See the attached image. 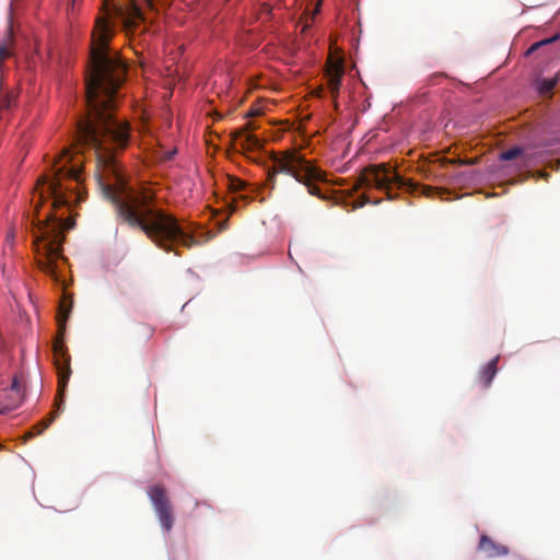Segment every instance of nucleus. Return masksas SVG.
<instances>
[{"label": "nucleus", "mask_w": 560, "mask_h": 560, "mask_svg": "<svg viewBox=\"0 0 560 560\" xmlns=\"http://www.w3.org/2000/svg\"><path fill=\"white\" fill-rule=\"evenodd\" d=\"M54 352V364L58 374V399L56 401V410L51 412L50 417L46 420L39 422L34 429V431H30L25 434V439H33L36 434L43 433L56 419L59 413L60 407L63 404V396L66 393V387L71 376V368H70V355L65 348V345L61 341H56L52 346Z\"/></svg>", "instance_id": "nucleus-5"}, {"label": "nucleus", "mask_w": 560, "mask_h": 560, "mask_svg": "<svg viewBox=\"0 0 560 560\" xmlns=\"http://www.w3.org/2000/svg\"><path fill=\"white\" fill-rule=\"evenodd\" d=\"M226 228V221L222 222L221 224V229H225Z\"/></svg>", "instance_id": "nucleus-24"}, {"label": "nucleus", "mask_w": 560, "mask_h": 560, "mask_svg": "<svg viewBox=\"0 0 560 560\" xmlns=\"http://www.w3.org/2000/svg\"><path fill=\"white\" fill-rule=\"evenodd\" d=\"M499 359V355L493 358L485 364L479 372V382L485 388L490 387L494 376L497 375Z\"/></svg>", "instance_id": "nucleus-11"}, {"label": "nucleus", "mask_w": 560, "mask_h": 560, "mask_svg": "<svg viewBox=\"0 0 560 560\" xmlns=\"http://www.w3.org/2000/svg\"><path fill=\"white\" fill-rule=\"evenodd\" d=\"M150 500L158 514L161 526L164 530L170 532L173 527V512L171 502L167 498L166 491L162 486H154L149 490Z\"/></svg>", "instance_id": "nucleus-7"}, {"label": "nucleus", "mask_w": 560, "mask_h": 560, "mask_svg": "<svg viewBox=\"0 0 560 560\" xmlns=\"http://www.w3.org/2000/svg\"><path fill=\"white\" fill-rule=\"evenodd\" d=\"M103 14L95 21L91 43V62L85 75L86 116L77 124V142L92 151L96 160V178L103 196L116 213L131 228L141 230L164 252L175 246L186 248L198 242L173 214L155 208L150 191H127L116 154L130 141V125L114 116L117 91L127 75L126 62L108 47L114 21L127 32L143 21L136 0H104Z\"/></svg>", "instance_id": "nucleus-1"}, {"label": "nucleus", "mask_w": 560, "mask_h": 560, "mask_svg": "<svg viewBox=\"0 0 560 560\" xmlns=\"http://www.w3.org/2000/svg\"><path fill=\"white\" fill-rule=\"evenodd\" d=\"M393 184L397 185L398 188H406L410 192L420 191V194L425 197H433L435 194L442 195L445 192L442 188L419 185L405 179L386 164H374L364 168L352 190L357 191L362 187L374 186L377 189L385 190L388 199H394L390 192Z\"/></svg>", "instance_id": "nucleus-4"}, {"label": "nucleus", "mask_w": 560, "mask_h": 560, "mask_svg": "<svg viewBox=\"0 0 560 560\" xmlns=\"http://www.w3.org/2000/svg\"><path fill=\"white\" fill-rule=\"evenodd\" d=\"M322 92H323V88H319L318 90L315 91V94L317 96H320L322 95Z\"/></svg>", "instance_id": "nucleus-22"}, {"label": "nucleus", "mask_w": 560, "mask_h": 560, "mask_svg": "<svg viewBox=\"0 0 560 560\" xmlns=\"http://www.w3.org/2000/svg\"><path fill=\"white\" fill-rule=\"evenodd\" d=\"M149 8H152L153 7V0H145Z\"/></svg>", "instance_id": "nucleus-23"}, {"label": "nucleus", "mask_w": 560, "mask_h": 560, "mask_svg": "<svg viewBox=\"0 0 560 560\" xmlns=\"http://www.w3.org/2000/svg\"><path fill=\"white\" fill-rule=\"evenodd\" d=\"M446 78L444 72H434L427 79V85H435L439 84L442 79Z\"/></svg>", "instance_id": "nucleus-18"}, {"label": "nucleus", "mask_w": 560, "mask_h": 560, "mask_svg": "<svg viewBox=\"0 0 560 560\" xmlns=\"http://www.w3.org/2000/svg\"><path fill=\"white\" fill-rule=\"evenodd\" d=\"M246 183L238 178L230 179V189L234 192H241L245 189Z\"/></svg>", "instance_id": "nucleus-16"}, {"label": "nucleus", "mask_w": 560, "mask_h": 560, "mask_svg": "<svg viewBox=\"0 0 560 560\" xmlns=\"http://www.w3.org/2000/svg\"><path fill=\"white\" fill-rule=\"evenodd\" d=\"M280 173L293 177L303 184L308 194L325 199L315 182H326V173L312 165L296 151H285L280 156L272 158V166L268 170L267 183L275 188L276 176Z\"/></svg>", "instance_id": "nucleus-3"}, {"label": "nucleus", "mask_w": 560, "mask_h": 560, "mask_svg": "<svg viewBox=\"0 0 560 560\" xmlns=\"http://www.w3.org/2000/svg\"><path fill=\"white\" fill-rule=\"evenodd\" d=\"M521 158L523 160V165L520 168H526L529 166V162L532 160V155L528 154L523 148L514 147L509 150H505L500 153L499 159L501 161H511L514 159Z\"/></svg>", "instance_id": "nucleus-12"}, {"label": "nucleus", "mask_w": 560, "mask_h": 560, "mask_svg": "<svg viewBox=\"0 0 560 560\" xmlns=\"http://www.w3.org/2000/svg\"><path fill=\"white\" fill-rule=\"evenodd\" d=\"M254 128L252 122H247L244 127L232 132L234 145H240L243 151H256L262 148V141L250 132Z\"/></svg>", "instance_id": "nucleus-8"}, {"label": "nucleus", "mask_w": 560, "mask_h": 560, "mask_svg": "<svg viewBox=\"0 0 560 560\" xmlns=\"http://www.w3.org/2000/svg\"><path fill=\"white\" fill-rule=\"evenodd\" d=\"M262 10L267 13H270L272 8L268 3L262 4Z\"/></svg>", "instance_id": "nucleus-21"}, {"label": "nucleus", "mask_w": 560, "mask_h": 560, "mask_svg": "<svg viewBox=\"0 0 560 560\" xmlns=\"http://www.w3.org/2000/svg\"><path fill=\"white\" fill-rule=\"evenodd\" d=\"M345 73L343 61L341 59H329L326 69L327 85L332 100L336 102L339 95L341 80ZM335 106L337 104L335 103Z\"/></svg>", "instance_id": "nucleus-9"}, {"label": "nucleus", "mask_w": 560, "mask_h": 560, "mask_svg": "<svg viewBox=\"0 0 560 560\" xmlns=\"http://www.w3.org/2000/svg\"><path fill=\"white\" fill-rule=\"evenodd\" d=\"M558 79H559L558 74L550 79H541L538 82L539 93L542 95L550 93L556 88V85L558 83Z\"/></svg>", "instance_id": "nucleus-13"}, {"label": "nucleus", "mask_w": 560, "mask_h": 560, "mask_svg": "<svg viewBox=\"0 0 560 560\" xmlns=\"http://www.w3.org/2000/svg\"><path fill=\"white\" fill-rule=\"evenodd\" d=\"M16 96L12 92H8L0 96V108L10 109L15 103Z\"/></svg>", "instance_id": "nucleus-14"}, {"label": "nucleus", "mask_w": 560, "mask_h": 560, "mask_svg": "<svg viewBox=\"0 0 560 560\" xmlns=\"http://www.w3.org/2000/svg\"><path fill=\"white\" fill-rule=\"evenodd\" d=\"M9 56H10V50H9V48H8L4 44L0 43V65H1V63H2V61H3L4 59H7Z\"/></svg>", "instance_id": "nucleus-20"}, {"label": "nucleus", "mask_w": 560, "mask_h": 560, "mask_svg": "<svg viewBox=\"0 0 560 560\" xmlns=\"http://www.w3.org/2000/svg\"><path fill=\"white\" fill-rule=\"evenodd\" d=\"M82 183L81 160L71 155L70 149L65 148L52 159L49 173L37 180L35 194L38 197L35 205L34 240L38 268L57 280V260L62 258L63 223L51 210L40 218L39 209L46 199H52L51 209L70 207L83 200L80 185Z\"/></svg>", "instance_id": "nucleus-2"}, {"label": "nucleus", "mask_w": 560, "mask_h": 560, "mask_svg": "<svg viewBox=\"0 0 560 560\" xmlns=\"http://www.w3.org/2000/svg\"><path fill=\"white\" fill-rule=\"evenodd\" d=\"M560 38V34H556L555 36L550 37V38H546V39H542V40H539V42H536L534 43L529 48L528 50L526 51V55H530L532 52H534L535 50H537L538 48L545 46V45H548V44H551L556 40H558Z\"/></svg>", "instance_id": "nucleus-15"}, {"label": "nucleus", "mask_w": 560, "mask_h": 560, "mask_svg": "<svg viewBox=\"0 0 560 560\" xmlns=\"http://www.w3.org/2000/svg\"><path fill=\"white\" fill-rule=\"evenodd\" d=\"M478 549L488 558L503 557L509 553V548L492 540L487 535H481Z\"/></svg>", "instance_id": "nucleus-10"}, {"label": "nucleus", "mask_w": 560, "mask_h": 560, "mask_svg": "<svg viewBox=\"0 0 560 560\" xmlns=\"http://www.w3.org/2000/svg\"><path fill=\"white\" fill-rule=\"evenodd\" d=\"M10 390H11L12 395L16 396V399L19 401L22 400L23 395L21 393V384H20V381L18 380V377H13Z\"/></svg>", "instance_id": "nucleus-17"}, {"label": "nucleus", "mask_w": 560, "mask_h": 560, "mask_svg": "<svg viewBox=\"0 0 560 560\" xmlns=\"http://www.w3.org/2000/svg\"><path fill=\"white\" fill-rule=\"evenodd\" d=\"M541 176L547 178L549 175L546 173H541Z\"/></svg>", "instance_id": "nucleus-26"}, {"label": "nucleus", "mask_w": 560, "mask_h": 560, "mask_svg": "<svg viewBox=\"0 0 560 560\" xmlns=\"http://www.w3.org/2000/svg\"><path fill=\"white\" fill-rule=\"evenodd\" d=\"M54 352V364L58 374V399L56 401V410L51 412L50 417L46 420L39 422L34 429V431H30L25 434V439H33L36 434L43 433L56 419L59 413L60 407L63 404V396L66 393V387L71 376V368H70V355L65 348V345L61 341H56L52 346Z\"/></svg>", "instance_id": "nucleus-6"}, {"label": "nucleus", "mask_w": 560, "mask_h": 560, "mask_svg": "<svg viewBox=\"0 0 560 560\" xmlns=\"http://www.w3.org/2000/svg\"><path fill=\"white\" fill-rule=\"evenodd\" d=\"M466 163H467V162L462 161V160H459V161H458V164H460V165H462V164H466Z\"/></svg>", "instance_id": "nucleus-25"}, {"label": "nucleus", "mask_w": 560, "mask_h": 560, "mask_svg": "<svg viewBox=\"0 0 560 560\" xmlns=\"http://www.w3.org/2000/svg\"><path fill=\"white\" fill-rule=\"evenodd\" d=\"M370 202H371L370 198H369L366 195H362V196L360 197V199H359V200H357V201L353 203V207H352V208H353V209L362 208L363 206H365V205H368V203H370Z\"/></svg>", "instance_id": "nucleus-19"}]
</instances>
